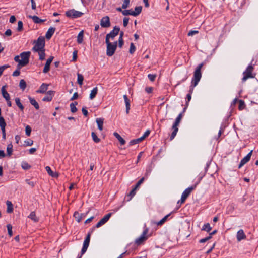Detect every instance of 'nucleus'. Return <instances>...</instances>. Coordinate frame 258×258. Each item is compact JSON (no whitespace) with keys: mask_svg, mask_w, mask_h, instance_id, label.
<instances>
[{"mask_svg":"<svg viewBox=\"0 0 258 258\" xmlns=\"http://www.w3.org/2000/svg\"><path fill=\"white\" fill-rule=\"evenodd\" d=\"M117 47V41L114 42L113 43L107 46V50L106 54L108 56H112L116 49Z\"/></svg>","mask_w":258,"mask_h":258,"instance_id":"obj_9","label":"nucleus"},{"mask_svg":"<svg viewBox=\"0 0 258 258\" xmlns=\"http://www.w3.org/2000/svg\"><path fill=\"white\" fill-rule=\"evenodd\" d=\"M45 169L46 171L47 172L48 174L52 176V177H56L57 176V174L56 173H54L53 171L51 170L50 167L49 166H46L45 167Z\"/></svg>","mask_w":258,"mask_h":258,"instance_id":"obj_35","label":"nucleus"},{"mask_svg":"<svg viewBox=\"0 0 258 258\" xmlns=\"http://www.w3.org/2000/svg\"><path fill=\"white\" fill-rule=\"evenodd\" d=\"M135 50H136V47H135V45H134V44L133 43H131V45H130V51H129L130 53L131 54H133L135 52Z\"/></svg>","mask_w":258,"mask_h":258,"instance_id":"obj_56","label":"nucleus"},{"mask_svg":"<svg viewBox=\"0 0 258 258\" xmlns=\"http://www.w3.org/2000/svg\"><path fill=\"white\" fill-rule=\"evenodd\" d=\"M211 229H212V228L210 226V224L207 223L206 224H205L203 226L202 230H204V231H206L207 232H209L211 231Z\"/></svg>","mask_w":258,"mask_h":258,"instance_id":"obj_36","label":"nucleus"},{"mask_svg":"<svg viewBox=\"0 0 258 258\" xmlns=\"http://www.w3.org/2000/svg\"><path fill=\"white\" fill-rule=\"evenodd\" d=\"M77 104L78 103L77 102H74L70 104V108L72 112L75 113L77 111V108L76 107Z\"/></svg>","mask_w":258,"mask_h":258,"instance_id":"obj_39","label":"nucleus"},{"mask_svg":"<svg viewBox=\"0 0 258 258\" xmlns=\"http://www.w3.org/2000/svg\"><path fill=\"white\" fill-rule=\"evenodd\" d=\"M55 30V28L54 27H50L49 28L45 34V37L47 39H50L52 36Z\"/></svg>","mask_w":258,"mask_h":258,"instance_id":"obj_20","label":"nucleus"},{"mask_svg":"<svg viewBox=\"0 0 258 258\" xmlns=\"http://www.w3.org/2000/svg\"><path fill=\"white\" fill-rule=\"evenodd\" d=\"M83 15L81 12L72 9L66 12V15L69 18H77L81 17Z\"/></svg>","mask_w":258,"mask_h":258,"instance_id":"obj_7","label":"nucleus"},{"mask_svg":"<svg viewBox=\"0 0 258 258\" xmlns=\"http://www.w3.org/2000/svg\"><path fill=\"white\" fill-rule=\"evenodd\" d=\"M8 67H9V65H4L0 66V76L2 75L4 71Z\"/></svg>","mask_w":258,"mask_h":258,"instance_id":"obj_57","label":"nucleus"},{"mask_svg":"<svg viewBox=\"0 0 258 258\" xmlns=\"http://www.w3.org/2000/svg\"><path fill=\"white\" fill-rule=\"evenodd\" d=\"M236 237L238 241H240L246 238V236L242 229H240L237 232Z\"/></svg>","mask_w":258,"mask_h":258,"instance_id":"obj_16","label":"nucleus"},{"mask_svg":"<svg viewBox=\"0 0 258 258\" xmlns=\"http://www.w3.org/2000/svg\"><path fill=\"white\" fill-rule=\"evenodd\" d=\"M97 92H98V88L97 87L94 88L91 91V93L90 94V99H94L96 95H97Z\"/></svg>","mask_w":258,"mask_h":258,"instance_id":"obj_28","label":"nucleus"},{"mask_svg":"<svg viewBox=\"0 0 258 258\" xmlns=\"http://www.w3.org/2000/svg\"><path fill=\"white\" fill-rule=\"evenodd\" d=\"M29 99L30 103L34 106L36 109H38L39 108V104L34 98L29 97Z\"/></svg>","mask_w":258,"mask_h":258,"instance_id":"obj_29","label":"nucleus"},{"mask_svg":"<svg viewBox=\"0 0 258 258\" xmlns=\"http://www.w3.org/2000/svg\"><path fill=\"white\" fill-rule=\"evenodd\" d=\"M83 31L79 32L77 36V41L78 43L81 44L83 41Z\"/></svg>","mask_w":258,"mask_h":258,"instance_id":"obj_34","label":"nucleus"},{"mask_svg":"<svg viewBox=\"0 0 258 258\" xmlns=\"http://www.w3.org/2000/svg\"><path fill=\"white\" fill-rule=\"evenodd\" d=\"M144 177H142L141 178L139 181L137 183V184H136V185L135 186V189H138L139 187L140 186V185L144 182Z\"/></svg>","mask_w":258,"mask_h":258,"instance_id":"obj_46","label":"nucleus"},{"mask_svg":"<svg viewBox=\"0 0 258 258\" xmlns=\"http://www.w3.org/2000/svg\"><path fill=\"white\" fill-rule=\"evenodd\" d=\"M31 166L28 164V163L26 162H23L22 163V168L24 169L27 170L30 169Z\"/></svg>","mask_w":258,"mask_h":258,"instance_id":"obj_50","label":"nucleus"},{"mask_svg":"<svg viewBox=\"0 0 258 258\" xmlns=\"http://www.w3.org/2000/svg\"><path fill=\"white\" fill-rule=\"evenodd\" d=\"M84 77L82 75L78 73L77 74V83L79 85L81 86L83 84Z\"/></svg>","mask_w":258,"mask_h":258,"instance_id":"obj_38","label":"nucleus"},{"mask_svg":"<svg viewBox=\"0 0 258 258\" xmlns=\"http://www.w3.org/2000/svg\"><path fill=\"white\" fill-rule=\"evenodd\" d=\"M145 139V132L143 134V135L141 137L131 140L130 142V145H133L138 144V143L141 142V141H142L143 140H144Z\"/></svg>","mask_w":258,"mask_h":258,"instance_id":"obj_18","label":"nucleus"},{"mask_svg":"<svg viewBox=\"0 0 258 258\" xmlns=\"http://www.w3.org/2000/svg\"><path fill=\"white\" fill-rule=\"evenodd\" d=\"M211 238V236H208L207 237H205L204 238L200 239L199 241V242L201 243H204V242L207 241L208 240H209V239H210Z\"/></svg>","mask_w":258,"mask_h":258,"instance_id":"obj_58","label":"nucleus"},{"mask_svg":"<svg viewBox=\"0 0 258 258\" xmlns=\"http://www.w3.org/2000/svg\"><path fill=\"white\" fill-rule=\"evenodd\" d=\"M148 78L151 81L153 82L155 81L156 77L157 74H149L147 75Z\"/></svg>","mask_w":258,"mask_h":258,"instance_id":"obj_47","label":"nucleus"},{"mask_svg":"<svg viewBox=\"0 0 258 258\" xmlns=\"http://www.w3.org/2000/svg\"><path fill=\"white\" fill-rule=\"evenodd\" d=\"M54 93V92L53 91H48L47 92V95L43 97L42 100L43 101H51L52 99Z\"/></svg>","mask_w":258,"mask_h":258,"instance_id":"obj_15","label":"nucleus"},{"mask_svg":"<svg viewBox=\"0 0 258 258\" xmlns=\"http://www.w3.org/2000/svg\"><path fill=\"white\" fill-rule=\"evenodd\" d=\"M145 240V230H144L142 232L141 236L137 238L135 240V244L138 246L143 243Z\"/></svg>","mask_w":258,"mask_h":258,"instance_id":"obj_12","label":"nucleus"},{"mask_svg":"<svg viewBox=\"0 0 258 258\" xmlns=\"http://www.w3.org/2000/svg\"><path fill=\"white\" fill-rule=\"evenodd\" d=\"M253 67L252 64H249L246 69L245 71L243 73V77L242 79L243 82H245L246 80L249 78H252L254 77L252 74V72L253 71Z\"/></svg>","mask_w":258,"mask_h":258,"instance_id":"obj_4","label":"nucleus"},{"mask_svg":"<svg viewBox=\"0 0 258 258\" xmlns=\"http://www.w3.org/2000/svg\"><path fill=\"white\" fill-rule=\"evenodd\" d=\"M29 18H31L33 20V22L36 24H39L45 21V20L40 19L37 16H31L29 15L28 16Z\"/></svg>","mask_w":258,"mask_h":258,"instance_id":"obj_21","label":"nucleus"},{"mask_svg":"<svg viewBox=\"0 0 258 258\" xmlns=\"http://www.w3.org/2000/svg\"><path fill=\"white\" fill-rule=\"evenodd\" d=\"M252 153V150H251L245 157H244L241 160L240 164L238 165V168L240 169L241 167H242L245 164L248 162L251 158V155Z\"/></svg>","mask_w":258,"mask_h":258,"instance_id":"obj_11","label":"nucleus"},{"mask_svg":"<svg viewBox=\"0 0 258 258\" xmlns=\"http://www.w3.org/2000/svg\"><path fill=\"white\" fill-rule=\"evenodd\" d=\"M141 11H142V7H141V6L136 7L135 8V11H133L132 16H136L138 15L139 14H140Z\"/></svg>","mask_w":258,"mask_h":258,"instance_id":"obj_33","label":"nucleus"},{"mask_svg":"<svg viewBox=\"0 0 258 258\" xmlns=\"http://www.w3.org/2000/svg\"><path fill=\"white\" fill-rule=\"evenodd\" d=\"M35 42V45L32 48L33 51L45 49V39L43 37H39Z\"/></svg>","mask_w":258,"mask_h":258,"instance_id":"obj_3","label":"nucleus"},{"mask_svg":"<svg viewBox=\"0 0 258 258\" xmlns=\"http://www.w3.org/2000/svg\"><path fill=\"white\" fill-rule=\"evenodd\" d=\"M15 100L16 104H17L18 107L21 109V110L23 111L24 109V106L21 103L20 98H16Z\"/></svg>","mask_w":258,"mask_h":258,"instance_id":"obj_40","label":"nucleus"},{"mask_svg":"<svg viewBox=\"0 0 258 258\" xmlns=\"http://www.w3.org/2000/svg\"><path fill=\"white\" fill-rule=\"evenodd\" d=\"M96 122L98 125V128L100 131L103 130V125L104 122V118H98L96 120Z\"/></svg>","mask_w":258,"mask_h":258,"instance_id":"obj_22","label":"nucleus"},{"mask_svg":"<svg viewBox=\"0 0 258 258\" xmlns=\"http://www.w3.org/2000/svg\"><path fill=\"white\" fill-rule=\"evenodd\" d=\"M182 113H180L176 118L172 127L173 131L170 136V140H172L176 136L178 131V126L182 119Z\"/></svg>","mask_w":258,"mask_h":258,"instance_id":"obj_2","label":"nucleus"},{"mask_svg":"<svg viewBox=\"0 0 258 258\" xmlns=\"http://www.w3.org/2000/svg\"><path fill=\"white\" fill-rule=\"evenodd\" d=\"M6 204L7 206V212L8 213H11L13 211V207L11 202L9 201H7L6 202Z\"/></svg>","mask_w":258,"mask_h":258,"instance_id":"obj_30","label":"nucleus"},{"mask_svg":"<svg viewBox=\"0 0 258 258\" xmlns=\"http://www.w3.org/2000/svg\"><path fill=\"white\" fill-rule=\"evenodd\" d=\"M48 85L45 83H43L40 86L39 89L36 91L38 93H45L48 89Z\"/></svg>","mask_w":258,"mask_h":258,"instance_id":"obj_19","label":"nucleus"},{"mask_svg":"<svg viewBox=\"0 0 258 258\" xmlns=\"http://www.w3.org/2000/svg\"><path fill=\"white\" fill-rule=\"evenodd\" d=\"M169 214L167 215L166 216L164 217L161 220L157 222H154L153 224H154L156 226H161L163 225L167 220V219L169 217Z\"/></svg>","mask_w":258,"mask_h":258,"instance_id":"obj_24","label":"nucleus"},{"mask_svg":"<svg viewBox=\"0 0 258 258\" xmlns=\"http://www.w3.org/2000/svg\"><path fill=\"white\" fill-rule=\"evenodd\" d=\"M92 232H89L84 241L83 243V246H87L88 247L90 240V236H91V233Z\"/></svg>","mask_w":258,"mask_h":258,"instance_id":"obj_31","label":"nucleus"},{"mask_svg":"<svg viewBox=\"0 0 258 258\" xmlns=\"http://www.w3.org/2000/svg\"><path fill=\"white\" fill-rule=\"evenodd\" d=\"M6 126V123L3 117H0V127L1 130H5V127Z\"/></svg>","mask_w":258,"mask_h":258,"instance_id":"obj_37","label":"nucleus"},{"mask_svg":"<svg viewBox=\"0 0 258 258\" xmlns=\"http://www.w3.org/2000/svg\"><path fill=\"white\" fill-rule=\"evenodd\" d=\"M7 227L8 229V234L10 237H11L13 235L12 226L11 224H8L7 225Z\"/></svg>","mask_w":258,"mask_h":258,"instance_id":"obj_49","label":"nucleus"},{"mask_svg":"<svg viewBox=\"0 0 258 258\" xmlns=\"http://www.w3.org/2000/svg\"><path fill=\"white\" fill-rule=\"evenodd\" d=\"M122 14L124 16L132 15L133 10H124L122 11Z\"/></svg>","mask_w":258,"mask_h":258,"instance_id":"obj_52","label":"nucleus"},{"mask_svg":"<svg viewBox=\"0 0 258 258\" xmlns=\"http://www.w3.org/2000/svg\"><path fill=\"white\" fill-rule=\"evenodd\" d=\"M23 28V22L21 21H19L18 22L17 31L19 32L22 31Z\"/></svg>","mask_w":258,"mask_h":258,"instance_id":"obj_51","label":"nucleus"},{"mask_svg":"<svg viewBox=\"0 0 258 258\" xmlns=\"http://www.w3.org/2000/svg\"><path fill=\"white\" fill-rule=\"evenodd\" d=\"M191 99V94L190 93H188L186 95L187 101L186 103V105L187 106H188V103L190 101Z\"/></svg>","mask_w":258,"mask_h":258,"instance_id":"obj_59","label":"nucleus"},{"mask_svg":"<svg viewBox=\"0 0 258 258\" xmlns=\"http://www.w3.org/2000/svg\"><path fill=\"white\" fill-rule=\"evenodd\" d=\"M100 25L103 28H108L110 26V19L108 16L103 17L100 21Z\"/></svg>","mask_w":258,"mask_h":258,"instance_id":"obj_10","label":"nucleus"},{"mask_svg":"<svg viewBox=\"0 0 258 258\" xmlns=\"http://www.w3.org/2000/svg\"><path fill=\"white\" fill-rule=\"evenodd\" d=\"M186 199H183V197H181V199L180 200H179L178 202H177V205H179L178 206V207H180V205L184 203Z\"/></svg>","mask_w":258,"mask_h":258,"instance_id":"obj_64","label":"nucleus"},{"mask_svg":"<svg viewBox=\"0 0 258 258\" xmlns=\"http://www.w3.org/2000/svg\"><path fill=\"white\" fill-rule=\"evenodd\" d=\"M113 135L118 139L121 145H123L125 143V140L118 134L117 132H114Z\"/></svg>","mask_w":258,"mask_h":258,"instance_id":"obj_25","label":"nucleus"},{"mask_svg":"<svg viewBox=\"0 0 258 258\" xmlns=\"http://www.w3.org/2000/svg\"><path fill=\"white\" fill-rule=\"evenodd\" d=\"M199 31L197 30H191L188 33V36H192L195 34H198Z\"/></svg>","mask_w":258,"mask_h":258,"instance_id":"obj_60","label":"nucleus"},{"mask_svg":"<svg viewBox=\"0 0 258 258\" xmlns=\"http://www.w3.org/2000/svg\"><path fill=\"white\" fill-rule=\"evenodd\" d=\"M204 176V175H203V176H201L199 177V181L198 182H197L196 184H195L193 186H191L190 187H188L187 188H186L183 192V193L182 194V195H181V197H183V199H186L187 198V197L190 195V194H191V191L194 190L195 189V188L197 186V185L199 183V182H200V181H201V180L202 179V178H203V177Z\"/></svg>","mask_w":258,"mask_h":258,"instance_id":"obj_6","label":"nucleus"},{"mask_svg":"<svg viewBox=\"0 0 258 258\" xmlns=\"http://www.w3.org/2000/svg\"><path fill=\"white\" fill-rule=\"evenodd\" d=\"M120 30V28L117 26H115L113 29L107 35H109V37L113 39L116 36L118 35Z\"/></svg>","mask_w":258,"mask_h":258,"instance_id":"obj_14","label":"nucleus"},{"mask_svg":"<svg viewBox=\"0 0 258 258\" xmlns=\"http://www.w3.org/2000/svg\"><path fill=\"white\" fill-rule=\"evenodd\" d=\"M87 248H88V247L83 246V247L81 250V254H80V255H78L77 258H81L82 255L84 254L86 252Z\"/></svg>","mask_w":258,"mask_h":258,"instance_id":"obj_55","label":"nucleus"},{"mask_svg":"<svg viewBox=\"0 0 258 258\" xmlns=\"http://www.w3.org/2000/svg\"><path fill=\"white\" fill-rule=\"evenodd\" d=\"M112 214L109 213L104 216L95 225V227H93L91 230V232L94 230L95 228H99L102 225H104L107 221L109 219Z\"/></svg>","mask_w":258,"mask_h":258,"instance_id":"obj_8","label":"nucleus"},{"mask_svg":"<svg viewBox=\"0 0 258 258\" xmlns=\"http://www.w3.org/2000/svg\"><path fill=\"white\" fill-rule=\"evenodd\" d=\"M54 58L53 56H50L46 61V62L44 67L43 72L44 73H47L50 70V65L52 62L53 59Z\"/></svg>","mask_w":258,"mask_h":258,"instance_id":"obj_13","label":"nucleus"},{"mask_svg":"<svg viewBox=\"0 0 258 258\" xmlns=\"http://www.w3.org/2000/svg\"><path fill=\"white\" fill-rule=\"evenodd\" d=\"M28 217L35 222H37L39 221V218L36 216L35 212H32Z\"/></svg>","mask_w":258,"mask_h":258,"instance_id":"obj_32","label":"nucleus"},{"mask_svg":"<svg viewBox=\"0 0 258 258\" xmlns=\"http://www.w3.org/2000/svg\"><path fill=\"white\" fill-rule=\"evenodd\" d=\"M204 66V62L199 64L196 68L194 73V76L191 81V85L190 87L189 93H192L194 87H196L202 77L201 69Z\"/></svg>","mask_w":258,"mask_h":258,"instance_id":"obj_1","label":"nucleus"},{"mask_svg":"<svg viewBox=\"0 0 258 258\" xmlns=\"http://www.w3.org/2000/svg\"><path fill=\"white\" fill-rule=\"evenodd\" d=\"M136 190H137V189H135V187L132 189L130 193L126 196V198H127V201H130L132 199V198L135 195Z\"/></svg>","mask_w":258,"mask_h":258,"instance_id":"obj_27","label":"nucleus"},{"mask_svg":"<svg viewBox=\"0 0 258 258\" xmlns=\"http://www.w3.org/2000/svg\"><path fill=\"white\" fill-rule=\"evenodd\" d=\"M19 86L21 89L24 90L26 87V83L25 81L23 79L20 80L19 83Z\"/></svg>","mask_w":258,"mask_h":258,"instance_id":"obj_45","label":"nucleus"},{"mask_svg":"<svg viewBox=\"0 0 258 258\" xmlns=\"http://www.w3.org/2000/svg\"><path fill=\"white\" fill-rule=\"evenodd\" d=\"M7 154L9 156H10L12 154L13 152V145L12 144H9L7 147Z\"/></svg>","mask_w":258,"mask_h":258,"instance_id":"obj_41","label":"nucleus"},{"mask_svg":"<svg viewBox=\"0 0 258 258\" xmlns=\"http://www.w3.org/2000/svg\"><path fill=\"white\" fill-rule=\"evenodd\" d=\"M239 105H238V109L240 110H243L245 107V104L243 100H238Z\"/></svg>","mask_w":258,"mask_h":258,"instance_id":"obj_44","label":"nucleus"},{"mask_svg":"<svg viewBox=\"0 0 258 258\" xmlns=\"http://www.w3.org/2000/svg\"><path fill=\"white\" fill-rule=\"evenodd\" d=\"M33 144V141L30 139H28L24 142V145L25 146H30Z\"/></svg>","mask_w":258,"mask_h":258,"instance_id":"obj_48","label":"nucleus"},{"mask_svg":"<svg viewBox=\"0 0 258 258\" xmlns=\"http://www.w3.org/2000/svg\"><path fill=\"white\" fill-rule=\"evenodd\" d=\"M77 52H78L77 50H75L73 51L72 61H75L76 60L77 58Z\"/></svg>","mask_w":258,"mask_h":258,"instance_id":"obj_62","label":"nucleus"},{"mask_svg":"<svg viewBox=\"0 0 258 258\" xmlns=\"http://www.w3.org/2000/svg\"><path fill=\"white\" fill-rule=\"evenodd\" d=\"M31 132V128L29 125H27L25 127V133L27 136H30Z\"/></svg>","mask_w":258,"mask_h":258,"instance_id":"obj_54","label":"nucleus"},{"mask_svg":"<svg viewBox=\"0 0 258 258\" xmlns=\"http://www.w3.org/2000/svg\"><path fill=\"white\" fill-rule=\"evenodd\" d=\"M74 217L76 219L78 222H80L82 220V215H81L79 212H75L74 214Z\"/></svg>","mask_w":258,"mask_h":258,"instance_id":"obj_42","label":"nucleus"},{"mask_svg":"<svg viewBox=\"0 0 258 258\" xmlns=\"http://www.w3.org/2000/svg\"><path fill=\"white\" fill-rule=\"evenodd\" d=\"M25 181L28 185H29L32 187H34L35 185V183L29 179H26Z\"/></svg>","mask_w":258,"mask_h":258,"instance_id":"obj_61","label":"nucleus"},{"mask_svg":"<svg viewBox=\"0 0 258 258\" xmlns=\"http://www.w3.org/2000/svg\"><path fill=\"white\" fill-rule=\"evenodd\" d=\"M7 87L6 85L3 86L1 88V92L3 97L5 99V100L10 99V97L9 94L7 92L6 88Z\"/></svg>","mask_w":258,"mask_h":258,"instance_id":"obj_17","label":"nucleus"},{"mask_svg":"<svg viewBox=\"0 0 258 258\" xmlns=\"http://www.w3.org/2000/svg\"><path fill=\"white\" fill-rule=\"evenodd\" d=\"M30 54L31 52L30 51L23 52L20 54L21 59H20L21 61H20V66L21 67H24L29 63Z\"/></svg>","mask_w":258,"mask_h":258,"instance_id":"obj_5","label":"nucleus"},{"mask_svg":"<svg viewBox=\"0 0 258 258\" xmlns=\"http://www.w3.org/2000/svg\"><path fill=\"white\" fill-rule=\"evenodd\" d=\"M91 136H92V139L93 140V141L95 142V143H99L100 141V139L97 137V136L96 135V133H94V132H92L91 133Z\"/></svg>","mask_w":258,"mask_h":258,"instance_id":"obj_43","label":"nucleus"},{"mask_svg":"<svg viewBox=\"0 0 258 258\" xmlns=\"http://www.w3.org/2000/svg\"><path fill=\"white\" fill-rule=\"evenodd\" d=\"M123 98L124 99L125 106H126V112L127 113H128L129 110L130 109V101L129 99L127 98L126 95H123Z\"/></svg>","mask_w":258,"mask_h":258,"instance_id":"obj_23","label":"nucleus"},{"mask_svg":"<svg viewBox=\"0 0 258 258\" xmlns=\"http://www.w3.org/2000/svg\"><path fill=\"white\" fill-rule=\"evenodd\" d=\"M129 18L124 17L123 20V25L124 27H126L128 23Z\"/></svg>","mask_w":258,"mask_h":258,"instance_id":"obj_63","label":"nucleus"},{"mask_svg":"<svg viewBox=\"0 0 258 258\" xmlns=\"http://www.w3.org/2000/svg\"><path fill=\"white\" fill-rule=\"evenodd\" d=\"M130 0H124L123 3L122 5V8L125 9L128 7Z\"/></svg>","mask_w":258,"mask_h":258,"instance_id":"obj_53","label":"nucleus"},{"mask_svg":"<svg viewBox=\"0 0 258 258\" xmlns=\"http://www.w3.org/2000/svg\"><path fill=\"white\" fill-rule=\"evenodd\" d=\"M35 52H38V55H39V59L40 60H43L45 59V49L38 50V51H35Z\"/></svg>","mask_w":258,"mask_h":258,"instance_id":"obj_26","label":"nucleus"}]
</instances>
